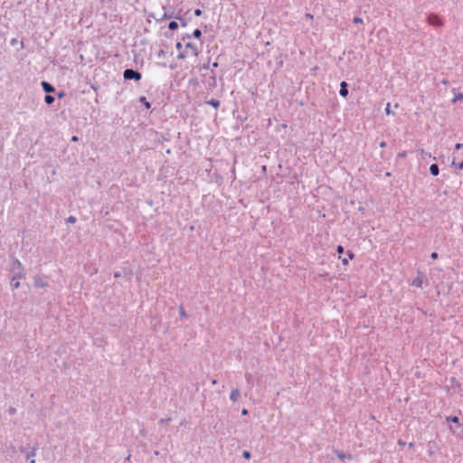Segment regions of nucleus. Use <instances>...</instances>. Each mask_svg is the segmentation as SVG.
Returning <instances> with one entry per match:
<instances>
[{
	"label": "nucleus",
	"instance_id": "nucleus-7",
	"mask_svg": "<svg viewBox=\"0 0 463 463\" xmlns=\"http://www.w3.org/2000/svg\"><path fill=\"white\" fill-rule=\"evenodd\" d=\"M42 86H43V89L45 92H53L54 91V88L48 82L46 81H43L42 82Z\"/></svg>",
	"mask_w": 463,
	"mask_h": 463
},
{
	"label": "nucleus",
	"instance_id": "nucleus-27",
	"mask_svg": "<svg viewBox=\"0 0 463 463\" xmlns=\"http://www.w3.org/2000/svg\"><path fill=\"white\" fill-rule=\"evenodd\" d=\"M461 147H463V144H461V143H458V144H456V146H455V148H456L457 150L460 149Z\"/></svg>",
	"mask_w": 463,
	"mask_h": 463
},
{
	"label": "nucleus",
	"instance_id": "nucleus-6",
	"mask_svg": "<svg viewBox=\"0 0 463 463\" xmlns=\"http://www.w3.org/2000/svg\"><path fill=\"white\" fill-rule=\"evenodd\" d=\"M241 396V392L239 390L237 389H234L231 392V394H230V399L232 401V402H237L239 400Z\"/></svg>",
	"mask_w": 463,
	"mask_h": 463
},
{
	"label": "nucleus",
	"instance_id": "nucleus-2",
	"mask_svg": "<svg viewBox=\"0 0 463 463\" xmlns=\"http://www.w3.org/2000/svg\"><path fill=\"white\" fill-rule=\"evenodd\" d=\"M427 23L434 27H442L444 25V21L441 16L434 14H430L427 17Z\"/></svg>",
	"mask_w": 463,
	"mask_h": 463
},
{
	"label": "nucleus",
	"instance_id": "nucleus-35",
	"mask_svg": "<svg viewBox=\"0 0 463 463\" xmlns=\"http://www.w3.org/2000/svg\"><path fill=\"white\" fill-rule=\"evenodd\" d=\"M16 264H17L19 267H21V263H20L18 260L16 261Z\"/></svg>",
	"mask_w": 463,
	"mask_h": 463
},
{
	"label": "nucleus",
	"instance_id": "nucleus-25",
	"mask_svg": "<svg viewBox=\"0 0 463 463\" xmlns=\"http://www.w3.org/2000/svg\"><path fill=\"white\" fill-rule=\"evenodd\" d=\"M305 16H306V18H307V19H308V20H313V18H314L313 14H306V15H305Z\"/></svg>",
	"mask_w": 463,
	"mask_h": 463
},
{
	"label": "nucleus",
	"instance_id": "nucleus-14",
	"mask_svg": "<svg viewBox=\"0 0 463 463\" xmlns=\"http://www.w3.org/2000/svg\"><path fill=\"white\" fill-rule=\"evenodd\" d=\"M193 36L199 39L202 36L201 30L195 29L193 33Z\"/></svg>",
	"mask_w": 463,
	"mask_h": 463
},
{
	"label": "nucleus",
	"instance_id": "nucleus-31",
	"mask_svg": "<svg viewBox=\"0 0 463 463\" xmlns=\"http://www.w3.org/2000/svg\"><path fill=\"white\" fill-rule=\"evenodd\" d=\"M241 413H242V415H247L248 414V410L247 409H243Z\"/></svg>",
	"mask_w": 463,
	"mask_h": 463
},
{
	"label": "nucleus",
	"instance_id": "nucleus-9",
	"mask_svg": "<svg viewBox=\"0 0 463 463\" xmlns=\"http://www.w3.org/2000/svg\"><path fill=\"white\" fill-rule=\"evenodd\" d=\"M207 103L215 109H217L220 106L219 100L214 99H210Z\"/></svg>",
	"mask_w": 463,
	"mask_h": 463
},
{
	"label": "nucleus",
	"instance_id": "nucleus-17",
	"mask_svg": "<svg viewBox=\"0 0 463 463\" xmlns=\"http://www.w3.org/2000/svg\"><path fill=\"white\" fill-rule=\"evenodd\" d=\"M67 222H71V223H74L76 222V218L73 217V216H70L68 219H67Z\"/></svg>",
	"mask_w": 463,
	"mask_h": 463
},
{
	"label": "nucleus",
	"instance_id": "nucleus-23",
	"mask_svg": "<svg viewBox=\"0 0 463 463\" xmlns=\"http://www.w3.org/2000/svg\"><path fill=\"white\" fill-rule=\"evenodd\" d=\"M348 260H353L354 258V254L352 251L347 252Z\"/></svg>",
	"mask_w": 463,
	"mask_h": 463
},
{
	"label": "nucleus",
	"instance_id": "nucleus-34",
	"mask_svg": "<svg viewBox=\"0 0 463 463\" xmlns=\"http://www.w3.org/2000/svg\"><path fill=\"white\" fill-rule=\"evenodd\" d=\"M19 286V282H14V287L17 288Z\"/></svg>",
	"mask_w": 463,
	"mask_h": 463
},
{
	"label": "nucleus",
	"instance_id": "nucleus-1",
	"mask_svg": "<svg viewBox=\"0 0 463 463\" xmlns=\"http://www.w3.org/2000/svg\"><path fill=\"white\" fill-rule=\"evenodd\" d=\"M199 54L198 46L193 43H187L183 49V51L179 52L177 54V58L179 60H184L189 57L196 58Z\"/></svg>",
	"mask_w": 463,
	"mask_h": 463
},
{
	"label": "nucleus",
	"instance_id": "nucleus-28",
	"mask_svg": "<svg viewBox=\"0 0 463 463\" xmlns=\"http://www.w3.org/2000/svg\"><path fill=\"white\" fill-rule=\"evenodd\" d=\"M458 169L462 170L463 169V160L458 164Z\"/></svg>",
	"mask_w": 463,
	"mask_h": 463
},
{
	"label": "nucleus",
	"instance_id": "nucleus-10",
	"mask_svg": "<svg viewBox=\"0 0 463 463\" xmlns=\"http://www.w3.org/2000/svg\"><path fill=\"white\" fill-rule=\"evenodd\" d=\"M139 100H140V102H142V103L145 105V107H146L147 109H149L151 108V104H150V102H149V101H147V100H146V97H141V98L139 99Z\"/></svg>",
	"mask_w": 463,
	"mask_h": 463
},
{
	"label": "nucleus",
	"instance_id": "nucleus-30",
	"mask_svg": "<svg viewBox=\"0 0 463 463\" xmlns=\"http://www.w3.org/2000/svg\"><path fill=\"white\" fill-rule=\"evenodd\" d=\"M71 140H72L73 142H77V141L79 140V138H78V137H77V136H73V137H71Z\"/></svg>",
	"mask_w": 463,
	"mask_h": 463
},
{
	"label": "nucleus",
	"instance_id": "nucleus-15",
	"mask_svg": "<svg viewBox=\"0 0 463 463\" xmlns=\"http://www.w3.org/2000/svg\"><path fill=\"white\" fill-rule=\"evenodd\" d=\"M447 420H450L454 423H458V421H459L458 417H457V416L449 417V418H447Z\"/></svg>",
	"mask_w": 463,
	"mask_h": 463
},
{
	"label": "nucleus",
	"instance_id": "nucleus-33",
	"mask_svg": "<svg viewBox=\"0 0 463 463\" xmlns=\"http://www.w3.org/2000/svg\"><path fill=\"white\" fill-rule=\"evenodd\" d=\"M385 146H386V143H385L384 141H382V142L380 143V146H381V147H384Z\"/></svg>",
	"mask_w": 463,
	"mask_h": 463
},
{
	"label": "nucleus",
	"instance_id": "nucleus-20",
	"mask_svg": "<svg viewBox=\"0 0 463 463\" xmlns=\"http://www.w3.org/2000/svg\"><path fill=\"white\" fill-rule=\"evenodd\" d=\"M354 23H355V24H361V23H363V19H362V18H360V17H355V18L354 19Z\"/></svg>",
	"mask_w": 463,
	"mask_h": 463
},
{
	"label": "nucleus",
	"instance_id": "nucleus-16",
	"mask_svg": "<svg viewBox=\"0 0 463 463\" xmlns=\"http://www.w3.org/2000/svg\"><path fill=\"white\" fill-rule=\"evenodd\" d=\"M242 456H243V458H244L245 459H250V457H251V455H250V451H248V450L243 451Z\"/></svg>",
	"mask_w": 463,
	"mask_h": 463
},
{
	"label": "nucleus",
	"instance_id": "nucleus-37",
	"mask_svg": "<svg viewBox=\"0 0 463 463\" xmlns=\"http://www.w3.org/2000/svg\"><path fill=\"white\" fill-rule=\"evenodd\" d=\"M30 463H35V460H34V459H32Z\"/></svg>",
	"mask_w": 463,
	"mask_h": 463
},
{
	"label": "nucleus",
	"instance_id": "nucleus-5",
	"mask_svg": "<svg viewBox=\"0 0 463 463\" xmlns=\"http://www.w3.org/2000/svg\"><path fill=\"white\" fill-rule=\"evenodd\" d=\"M339 94L342 97H346L347 96L348 90H347V84H346L345 81L341 82Z\"/></svg>",
	"mask_w": 463,
	"mask_h": 463
},
{
	"label": "nucleus",
	"instance_id": "nucleus-24",
	"mask_svg": "<svg viewBox=\"0 0 463 463\" xmlns=\"http://www.w3.org/2000/svg\"><path fill=\"white\" fill-rule=\"evenodd\" d=\"M341 260H342V263H343L344 265H347V264H348V262H349V260H348V259H346V258H343V259H341Z\"/></svg>",
	"mask_w": 463,
	"mask_h": 463
},
{
	"label": "nucleus",
	"instance_id": "nucleus-18",
	"mask_svg": "<svg viewBox=\"0 0 463 463\" xmlns=\"http://www.w3.org/2000/svg\"><path fill=\"white\" fill-rule=\"evenodd\" d=\"M385 112L386 114H392V112L391 111V109H390V103H387V106L385 108Z\"/></svg>",
	"mask_w": 463,
	"mask_h": 463
},
{
	"label": "nucleus",
	"instance_id": "nucleus-13",
	"mask_svg": "<svg viewBox=\"0 0 463 463\" xmlns=\"http://www.w3.org/2000/svg\"><path fill=\"white\" fill-rule=\"evenodd\" d=\"M44 100L47 104H52L54 101V98L51 95H46Z\"/></svg>",
	"mask_w": 463,
	"mask_h": 463
},
{
	"label": "nucleus",
	"instance_id": "nucleus-36",
	"mask_svg": "<svg viewBox=\"0 0 463 463\" xmlns=\"http://www.w3.org/2000/svg\"><path fill=\"white\" fill-rule=\"evenodd\" d=\"M412 446H413V444H412V443H410V444H409V447H410V448H412Z\"/></svg>",
	"mask_w": 463,
	"mask_h": 463
},
{
	"label": "nucleus",
	"instance_id": "nucleus-12",
	"mask_svg": "<svg viewBox=\"0 0 463 463\" xmlns=\"http://www.w3.org/2000/svg\"><path fill=\"white\" fill-rule=\"evenodd\" d=\"M458 100H463V93H458L455 95V97L452 99V102L455 103Z\"/></svg>",
	"mask_w": 463,
	"mask_h": 463
},
{
	"label": "nucleus",
	"instance_id": "nucleus-3",
	"mask_svg": "<svg viewBox=\"0 0 463 463\" xmlns=\"http://www.w3.org/2000/svg\"><path fill=\"white\" fill-rule=\"evenodd\" d=\"M123 76L126 80H139L141 79V73L131 69L125 70Z\"/></svg>",
	"mask_w": 463,
	"mask_h": 463
},
{
	"label": "nucleus",
	"instance_id": "nucleus-8",
	"mask_svg": "<svg viewBox=\"0 0 463 463\" xmlns=\"http://www.w3.org/2000/svg\"><path fill=\"white\" fill-rule=\"evenodd\" d=\"M430 172L432 175L437 176L439 173V166L436 164H432L430 166Z\"/></svg>",
	"mask_w": 463,
	"mask_h": 463
},
{
	"label": "nucleus",
	"instance_id": "nucleus-26",
	"mask_svg": "<svg viewBox=\"0 0 463 463\" xmlns=\"http://www.w3.org/2000/svg\"><path fill=\"white\" fill-rule=\"evenodd\" d=\"M194 14H195L196 16H200V15L202 14V11H201L200 9H196V10L194 11Z\"/></svg>",
	"mask_w": 463,
	"mask_h": 463
},
{
	"label": "nucleus",
	"instance_id": "nucleus-32",
	"mask_svg": "<svg viewBox=\"0 0 463 463\" xmlns=\"http://www.w3.org/2000/svg\"><path fill=\"white\" fill-rule=\"evenodd\" d=\"M171 15H168L167 14H165L163 16V19L171 18Z\"/></svg>",
	"mask_w": 463,
	"mask_h": 463
},
{
	"label": "nucleus",
	"instance_id": "nucleus-4",
	"mask_svg": "<svg viewBox=\"0 0 463 463\" xmlns=\"http://www.w3.org/2000/svg\"><path fill=\"white\" fill-rule=\"evenodd\" d=\"M423 283V276L418 275L411 282V285L417 288H420Z\"/></svg>",
	"mask_w": 463,
	"mask_h": 463
},
{
	"label": "nucleus",
	"instance_id": "nucleus-19",
	"mask_svg": "<svg viewBox=\"0 0 463 463\" xmlns=\"http://www.w3.org/2000/svg\"><path fill=\"white\" fill-rule=\"evenodd\" d=\"M407 156V153L405 151L398 154V157L405 158Z\"/></svg>",
	"mask_w": 463,
	"mask_h": 463
},
{
	"label": "nucleus",
	"instance_id": "nucleus-21",
	"mask_svg": "<svg viewBox=\"0 0 463 463\" xmlns=\"http://www.w3.org/2000/svg\"><path fill=\"white\" fill-rule=\"evenodd\" d=\"M176 49L179 50L180 52L183 51V45L181 43H177L176 45H175Z\"/></svg>",
	"mask_w": 463,
	"mask_h": 463
},
{
	"label": "nucleus",
	"instance_id": "nucleus-22",
	"mask_svg": "<svg viewBox=\"0 0 463 463\" xmlns=\"http://www.w3.org/2000/svg\"><path fill=\"white\" fill-rule=\"evenodd\" d=\"M336 250H337V252H338L339 254L343 253V251H344V248H343V246H341V245L337 246Z\"/></svg>",
	"mask_w": 463,
	"mask_h": 463
},
{
	"label": "nucleus",
	"instance_id": "nucleus-11",
	"mask_svg": "<svg viewBox=\"0 0 463 463\" xmlns=\"http://www.w3.org/2000/svg\"><path fill=\"white\" fill-rule=\"evenodd\" d=\"M168 28L172 31H175L178 28V24L175 21H172L168 24Z\"/></svg>",
	"mask_w": 463,
	"mask_h": 463
},
{
	"label": "nucleus",
	"instance_id": "nucleus-29",
	"mask_svg": "<svg viewBox=\"0 0 463 463\" xmlns=\"http://www.w3.org/2000/svg\"><path fill=\"white\" fill-rule=\"evenodd\" d=\"M431 258H432L433 260L437 259V258H438V253H437V252H432V253H431Z\"/></svg>",
	"mask_w": 463,
	"mask_h": 463
}]
</instances>
